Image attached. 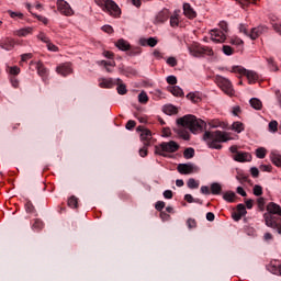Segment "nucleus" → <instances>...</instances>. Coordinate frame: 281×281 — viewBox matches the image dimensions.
Here are the masks:
<instances>
[{"label":"nucleus","mask_w":281,"mask_h":281,"mask_svg":"<svg viewBox=\"0 0 281 281\" xmlns=\"http://www.w3.org/2000/svg\"><path fill=\"white\" fill-rule=\"evenodd\" d=\"M115 85H117V79H113V78H101L99 80V87L101 89H113V87H115Z\"/></svg>","instance_id":"obj_14"},{"label":"nucleus","mask_w":281,"mask_h":281,"mask_svg":"<svg viewBox=\"0 0 281 281\" xmlns=\"http://www.w3.org/2000/svg\"><path fill=\"white\" fill-rule=\"evenodd\" d=\"M234 161H238L239 164H244L245 161H251V154L247 151H238L233 156Z\"/></svg>","instance_id":"obj_15"},{"label":"nucleus","mask_w":281,"mask_h":281,"mask_svg":"<svg viewBox=\"0 0 281 281\" xmlns=\"http://www.w3.org/2000/svg\"><path fill=\"white\" fill-rule=\"evenodd\" d=\"M231 44H232V45H243L244 42H243V40H240V38H238V37H235V38H232V40H231Z\"/></svg>","instance_id":"obj_61"},{"label":"nucleus","mask_w":281,"mask_h":281,"mask_svg":"<svg viewBox=\"0 0 281 281\" xmlns=\"http://www.w3.org/2000/svg\"><path fill=\"white\" fill-rule=\"evenodd\" d=\"M8 14H10L11 19H23V13L21 12H14L12 10H9Z\"/></svg>","instance_id":"obj_48"},{"label":"nucleus","mask_w":281,"mask_h":281,"mask_svg":"<svg viewBox=\"0 0 281 281\" xmlns=\"http://www.w3.org/2000/svg\"><path fill=\"white\" fill-rule=\"evenodd\" d=\"M116 85H119L117 88H116L117 93L120 95H126L128 90H126V85L122 83V79L117 78L116 79Z\"/></svg>","instance_id":"obj_23"},{"label":"nucleus","mask_w":281,"mask_h":281,"mask_svg":"<svg viewBox=\"0 0 281 281\" xmlns=\"http://www.w3.org/2000/svg\"><path fill=\"white\" fill-rule=\"evenodd\" d=\"M37 74L38 76H47V68L43 66V63H37Z\"/></svg>","instance_id":"obj_36"},{"label":"nucleus","mask_w":281,"mask_h":281,"mask_svg":"<svg viewBox=\"0 0 281 281\" xmlns=\"http://www.w3.org/2000/svg\"><path fill=\"white\" fill-rule=\"evenodd\" d=\"M155 207H156V210H157L158 212H161V210H164V207H166V202H164V201H158V202H156Z\"/></svg>","instance_id":"obj_54"},{"label":"nucleus","mask_w":281,"mask_h":281,"mask_svg":"<svg viewBox=\"0 0 281 281\" xmlns=\"http://www.w3.org/2000/svg\"><path fill=\"white\" fill-rule=\"evenodd\" d=\"M32 53H26L21 56L22 63H27V60L32 59Z\"/></svg>","instance_id":"obj_57"},{"label":"nucleus","mask_w":281,"mask_h":281,"mask_svg":"<svg viewBox=\"0 0 281 281\" xmlns=\"http://www.w3.org/2000/svg\"><path fill=\"white\" fill-rule=\"evenodd\" d=\"M265 223L267 227L276 229L278 234H281V224L276 221V217L271 214H263Z\"/></svg>","instance_id":"obj_9"},{"label":"nucleus","mask_w":281,"mask_h":281,"mask_svg":"<svg viewBox=\"0 0 281 281\" xmlns=\"http://www.w3.org/2000/svg\"><path fill=\"white\" fill-rule=\"evenodd\" d=\"M94 3H97L103 12H108L110 16H120V14H122L120 7L113 0H94Z\"/></svg>","instance_id":"obj_3"},{"label":"nucleus","mask_w":281,"mask_h":281,"mask_svg":"<svg viewBox=\"0 0 281 281\" xmlns=\"http://www.w3.org/2000/svg\"><path fill=\"white\" fill-rule=\"evenodd\" d=\"M229 71L231 74H240V76H246L250 85H254V82L258 80V72L247 70L240 66H233L232 69H229Z\"/></svg>","instance_id":"obj_4"},{"label":"nucleus","mask_w":281,"mask_h":281,"mask_svg":"<svg viewBox=\"0 0 281 281\" xmlns=\"http://www.w3.org/2000/svg\"><path fill=\"white\" fill-rule=\"evenodd\" d=\"M190 54L191 56L199 58V56H203V54H206V56H214V50L206 46H194L190 48Z\"/></svg>","instance_id":"obj_7"},{"label":"nucleus","mask_w":281,"mask_h":281,"mask_svg":"<svg viewBox=\"0 0 281 281\" xmlns=\"http://www.w3.org/2000/svg\"><path fill=\"white\" fill-rule=\"evenodd\" d=\"M25 210L29 214H33L34 212V204H32V202H26L25 203Z\"/></svg>","instance_id":"obj_51"},{"label":"nucleus","mask_w":281,"mask_h":281,"mask_svg":"<svg viewBox=\"0 0 281 281\" xmlns=\"http://www.w3.org/2000/svg\"><path fill=\"white\" fill-rule=\"evenodd\" d=\"M232 131H235V133H243L245 131V124L243 122H234L232 125Z\"/></svg>","instance_id":"obj_28"},{"label":"nucleus","mask_w":281,"mask_h":281,"mask_svg":"<svg viewBox=\"0 0 281 281\" xmlns=\"http://www.w3.org/2000/svg\"><path fill=\"white\" fill-rule=\"evenodd\" d=\"M167 65H169L170 67H177V58L175 57H169L167 59Z\"/></svg>","instance_id":"obj_56"},{"label":"nucleus","mask_w":281,"mask_h":281,"mask_svg":"<svg viewBox=\"0 0 281 281\" xmlns=\"http://www.w3.org/2000/svg\"><path fill=\"white\" fill-rule=\"evenodd\" d=\"M146 43H147L148 47H155L157 45L158 41L155 37H149L146 40Z\"/></svg>","instance_id":"obj_50"},{"label":"nucleus","mask_w":281,"mask_h":281,"mask_svg":"<svg viewBox=\"0 0 281 281\" xmlns=\"http://www.w3.org/2000/svg\"><path fill=\"white\" fill-rule=\"evenodd\" d=\"M32 16L37 19V21H41V23H43L44 25H47L49 23V20L46 16L38 15L36 13H32Z\"/></svg>","instance_id":"obj_39"},{"label":"nucleus","mask_w":281,"mask_h":281,"mask_svg":"<svg viewBox=\"0 0 281 281\" xmlns=\"http://www.w3.org/2000/svg\"><path fill=\"white\" fill-rule=\"evenodd\" d=\"M177 112V106L172 104L164 106V113H166V115H176Z\"/></svg>","instance_id":"obj_27"},{"label":"nucleus","mask_w":281,"mask_h":281,"mask_svg":"<svg viewBox=\"0 0 281 281\" xmlns=\"http://www.w3.org/2000/svg\"><path fill=\"white\" fill-rule=\"evenodd\" d=\"M43 227H45V224L40 218H36L32 225V228L36 232H40V229H43Z\"/></svg>","instance_id":"obj_33"},{"label":"nucleus","mask_w":281,"mask_h":281,"mask_svg":"<svg viewBox=\"0 0 281 281\" xmlns=\"http://www.w3.org/2000/svg\"><path fill=\"white\" fill-rule=\"evenodd\" d=\"M250 175H251V177H254L256 179L260 175V170H258V168H256V167H251Z\"/></svg>","instance_id":"obj_55"},{"label":"nucleus","mask_w":281,"mask_h":281,"mask_svg":"<svg viewBox=\"0 0 281 281\" xmlns=\"http://www.w3.org/2000/svg\"><path fill=\"white\" fill-rule=\"evenodd\" d=\"M137 131H140V139L144 142L145 146H148L150 144V140L153 139V132L148 128H144L139 126Z\"/></svg>","instance_id":"obj_13"},{"label":"nucleus","mask_w":281,"mask_h":281,"mask_svg":"<svg viewBox=\"0 0 281 281\" xmlns=\"http://www.w3.org/2000/svg\"><path fill=\"white\" fill-rule=\"evenodd\" d=\"M162 194L166 199H172V191L171 190H166V191H164Z\"/></svg>","instance_id":"obj_64"},{"label":"nucleus","mask_w":281,"mask_h":281,"mask_svg":"<svg viewBox=\"0 0 281 281\" xmlns=\"http://www.w3.org/2000/svg\"><path fill=\"white\" fill-rule=\"evenodd\" d=\"M267 29L265 26H258L251 30L250 33H248L249 38H251V41H256V38H258V36H260V34H262V32H266Z\"/></svg>","instance_id":"obj_19"},{"label":"nucleus","mask_w":281,"mask_h":281,"mask_svg":"<svg viewBox=\"0 0 281 281\" xmlns=\"http://www.w3.org/2000/svg\"><path fill=\"white\" fill-rule=\"evenodd\" d=\"M177 125L182 126L183 128H189L194 135H196V133H203L205 128H207V123H205V121L198 119L192 114L178 119Z\"/></svg>","instance_id":"obj_1"},{"label":"nucleus","mask_w":281,"mask_h":281,"mask_svg":"<svg viewBox=\"0 0 281 281\" xmlns=\"http://www.w3.org/2000/svg\"><path fill=\"white\" fill-rule=\"evenodd\" d=\"M167 82H168V85H177V77H175V76H168L167 77Z\"/></svg>","instance_id":"obj_59"},{"label":"nucleus","mask_w":281,"mask_h":281,"mask_svg":"<svg viewBox=\"0 0 281 281\" xmlns=\"http://www.w3.org/2000/svg\"><path fill=\"white\" fill-rule=\"evenodd\" d=\"M211 41L213 43H225L227 41V33L218 29L211 30Z\"/></svg>","instance_id":"obj_11"},{"label":"nucleus","mask_w":281,"mask_h":281,"mask_svg":"<svg viewBox=\"0 0 281 281\" xmlns=\"http://www.w3.org/2000/svg\"><path fill=\"white\" fill-rule=\"evenodd\" d=\"M38 41H42V43H45L46 45L52 41L48 38V36L45 33H40L37 35Z\"/></svg>","instance_id":"obj_43"},{"label":"nucleus","mask_w":281,"mask_h":281,"mask_svg":"<svg viewBox=\"0 0 281 281\" xmlns=\"http://www.w3.org/2000/svg\"><path fill=\"white\" fill-rule=\"evenodd\" d=\"M267 214H270L273 216V214H277V216H281V206L277 203L270 202L267 205Z\"/></svg>","instance_id":"obj_16"},{"label":"nucleus","mask_w":281,"mask_h":281,"mask_svg":"<svg viewBox=\"0 0 281 281\" xmlns=\"http://www.w3.org/2000/svg\"><path fill=\"white\" fill-rule=\"evenodd\" d=\"M256 157L258 159H265L267 157V149L265 147H259L256 149Z\"/></svg>","instance_id":"obj_32"},{"label":"nucleus","mask_w":281,"mask_h":281,"mask_svg":"<svg viewBox=\"0 0 281 281\" xmlns=\"http://www.w3.org/2000/svg\"><path fill=\"white\" fill-rule=\"evenodd\" d=\"M224 201H227L228 203H234L236 200V193L234 192H226L223 195Z\"/></svg>","instance_id":"obj_30"},{"label":"nucleus","mask_w":281,"mask_h":281,"mask_svg":"<svg viewBox=\"0 0 281 281\" xmlns=\"http://www.w3.org/2000/svg\"><path fill=\"white\" fill-rule=\"evenodd\" d=\"M34 32V29L32 26L23 27L18 31H15V36L25 37L30 36Z\"/></svg>","instance_id":"obj_21"},{"label":"nucleus","mask_w":281,"mask_h":281,"mask_svg":"<svg viewBox=\"0 0 281 281\" xmlns=\"http://www.w3.org/2000/svg\"><path fill=\"white\" fill-rule=\"evenodd\" d=\"M178 172H180V175H192L194 172H199V167L192 162L180 164L178 165Z\"/></svg>","instance_id":"obj_8"},{"label":"nucleus","mask_w":281,"mask_h":281,"mask_svg":"<svg viewBox=\"0 0 281 281\" xmlns=\"http://www.w3.org/2000/svg\"><path fill=\"white\" fill-rule=\"evenodd\" d=\"M222 49L225 56H232V54H234V48H232L229 45H224Z\"/></svg>","instance_id":"obj_42"},{"label":"nucleus","mask_w":281,"mask_h":281,"mask_svg":"<svg viewBox=\"0 0 281 281\" xmlns=\"http://www.w3.org/2000/svg\"><path fill=\"white\" fill-rule=\"evenodd\" d=\"M237 213H239L241 216L247 214V207H245V204L237 205Z\"/></svg>","instance_id":"obj_47"},{"label":"nucleus","mask_w":281,"mask_h":281,"mask_svg":"<svg viewBox=\"0 0 281 281\" xmlns=\"http://www.w3.org/2000/svg\"><path fill=\"white\" fill-rule=\"evenodd\" d=\"M273 30L277 31L278 34L281 36V24L280 23H274L272 25Z\"/></svg>","instance_id":"obj_63"},{"label":"nucleus","mask_w":281,"mask_h":281,"mask_svg":"<svg viewBox=\"0 0 281 281\" xmlns=\"http://www.w3.org/2000/svg\"><path fill=\"white\" fill-rule=\"evenodd\" d=\"M183 13L187 15L188 19H196V11L192 9V5L190 3L183 4Z\"/></svg>","instance_id":"obj_18"},{"label":"nucleus","mask_w":281,"mask_h":281,"mask_svg":"<svg viewBox=\"0 0 281 281\" xmlns=\"http://www.w3.org/2000/svg\"><path fill=\"white\" fill-rule=\"evenodd\" d=\"M203 139L206 143L209 148H213L215 150H221L223 148V143L229 142L232 137L229 133L223 131H215V132H205L203 135Z\"/></svg>","instance_id":"obj_2"},{"label":"nucleus","mask_w":281,"mask_h":281,"mask_svg":"<svg viewBox=\"0 0 281 281\" xmlns=\"http://www.w3.org/2000/svg\"><path fill=\"white\" fill-rule=\"evenodd\" d=\"M223 188L218 182H214L211 184V194H221Z\"/></svg>","instance_id":"obj_29"},{"label":"nucleus","mask_w":281,"mask_h":281,"mask_svg":"<svg viewBox=\"0 0 281 281\" xmlns=\"http://www.w3.org/2000/svg\"><path fill=\"white\" fill-rule=\"evenodd\" d=\"M187 186L190 190H196L199 188V181L194 178H190L187 182Z\"/></svg>","instance_id":"obj_31"},{"label":"nucleus","mask_w":281,"mask_h":281,"mask_svg":"<svg viewBox=\"0 0 281 281\" xmlns=\"http://www.w3.org/2000/svg\"><path fill=\"white\" fill-rule=\"evenodd\" d=\"M184 159H192L194 157V148L189 147L183 151Z\"/></svg>","instance_id":"obj_34"},{"label":"nucleus","mask_w":281,"mask_h":281,"mask_svg":"<svg viewBox=\"0 0 281 281\" xmlns=\"http://www.w3.org/2000/svg\"><path fill=\"white\" fill-rule=\"evenodd\" d=\"M115 46L117 47V49H121V52H128V49H131V44L124 38L119 40L115 43Z\"/></svg>","instance_id":"obj_20"},{"label":"nucleus","mask_w":281,"mask_h":281,"mask_svg":"<svg viewBox=\"0 0 281 281\" xmlns=\"http://www.w3.org/2000/svg\"><path fill=\"white\" fill-rule=\"evenodd\" d=\"M220 27H221L222 32H224V34H227V32H228L227 22H225V21L220 22Z\"/></svg>","instance_id":"obj_58"},{"label":"nucleus","mask_w":281,"mask_h":281,"mask_svg":"<svg viewBox=\"0 0 281 281\" xmlns=\"http://www.w3.org/2000/svg\"><path fill=\"white\" fill-rule=\"evenodd\" d=\"M188 100H191V102H199L201 100V98H199V92H190L188 95H187Z\"/></svg>","instance_id":"obj_37"},{"label":"nucleus","mask_w":281,"mask_h":281,"mask_svg":"<svg viewBox=\"0 0 281 281\" xmlns=\"http://www.w3.org/2000/svg\"><path fill=\"white\" fill-rule=\"evenodd\" d=\"M254 194L255 196H262V187L259 184H256L254 187Z\"/></svg>","instance_id":"obj_49"},{"label":"nucleus","mask_w":281,"mask_h":281,"mask_svg":"<svg viewBox=\"0 0 281 281\" xmlns=\"http://www.w3.org/2000/svg\"><path fill=\"white\" fill-rule=\"evenodd\" d=\"M270 159L274 166L281 168V155L278 151H271Z\"/></svg>","instance_id":"obj_22"},{"label":"nucleus","mask_w":281,"mask_h":281,"mask_svg":"<svg viewBox=\"0 0 281 281\" xmlns=\"http://www.w3.org/2000/svg\"><path fill=\"white\" fill-rule=\"evenodd\" d=\"M68 205H69V207H72V210H76V207H78V198L70 196L68 199Z\"/></svg>","instance_id":"obj_38"},{"label":"nucleus","mask_w":281,"mask_h":281,"mask_svg":"<svg viewBox=\"0 0 281 281\" xmlns=\"http://www.w3.org/2000/svg\"><path fill=\"white\" fill-rule=\"evenodd\" d=\"M187 225H188L189 229H194V227H196V221L193 218H189L187 221Z\"/></svg>","instance_id":"obj_53"},{"label":"nucleus","mask_w":281,"mask_h":281,"mask_svg":"<svg viewBox=\"0 0 281 281\" xmlns=\"http://www.w3.org/2000/svg\"><path fill=\"white\" fill-rule=\"evenodd\" d=\"M136 125L135 121L130 120L126 125L125 128H127V131H133V127Z\"/></svg>","instance_id":"obj_60"},{"label":"nucleus","mask_w":281,"mask_h":281,"mask_svg":"<svg viewBox=\"0 0 281 281\" xmlns=\"http://www.w3.org/2000/svg\"><path fill=\"white\" fill-rule=\"evenodd\" d=\"M56 72L59 74V76H69V74H74V68L71 67V63H64L59 64L56 67Z\"/></svg>","instance_id":"obj_12"},{"label":"nucleus","mask_w":281,"mask_h":281,"mask_svg":"<svg viewBox=\"0 0 281 281\" xmlns=\"http://www.w3.org/2000/svg\"><path fill=\"white\" fill-rule=\"evenodd\" d=\"M269 132L270 133H278V121H271L269 123Z\"/></svg>","instance_id":"obj_41"},{"label":"nucleus","mask_w":281,"mask_h":281,"mask_svg":"<svg viewBox=\"0 0 281 281\" xmlns=\"http://www.w3.org/2000/svg\"><path fill=\"white\" fill-rule=\"evenodd\" d=\"M216 82L220 89H222V91L226 93V95H234V87L232 86V81H229V79L217 76Z\"/></svg>","instance_id":"obj_6"},{"label":"nucleus","mask_w":281,"mask_h":281,"mask_svg":"<svg viewBox=\"0 0 281 281\" xmlns=\"http://www.w3.org/2000/svg\"><path fill=\"white\" fill-rule=\"evenodd\" d=\"M46 47H47L48 52H55V53L60 52L58 46H56L54 43H52V41L46 44Z\"/></svg>","instance_id":"obj_44"},{"label":"nucleus","mask_w":281,"mask_h":281,"mask_svg":"<svg viewBox=\"0 0 281 281\" xmlns=\"http://www.w3.org/2000/svg\"><path fill=\"white\" fill-rule=\"evenodd\" d=\"M170 93H172V95H175L176 98H181V95H183V90L181 88H179V86H172L168 88Z\"/></svg>","instance_id":"obj_26"},{"label":"nucleus","mask_w":281,"mask_h":281,"mask_svg":"<svg viewBox=\"0 0 281 281\" xmlns=\"http://www.w3.org/2000/svg\"><path fill=\"white\" fill-rule=\"evenodd\" d=\"M102 30L106 33V34H113V26L111 25H103Z\"/></svg>","instance_id":"obj_62"},{"label":"nucleus","mask_w":281,"mask_h":281,"mask_svg":"<svg viewBox=\"0 0 281 281\" xmlns=\"http://www.w3.org/2000/svg\"><path fill=\"white\" fill-rule=\"evenodd\" d=\"M177 133H178L179 137H181L182 139H186V140L190 139V133H188V131L183 130V127L179 128Z\"/></svg>","instance_id":"obj_35"},{"label":"nucleus","mask_w":281,"mask_h":281,"mask_svg":"<svg viewBox=\"0 0 281 281\" xmlns=\"http://www.w3.org/2000/svg\"><path fill=\"white\" fill-rule=\"evenodd\" d=\"M57 10L60 14H64V16H71L74 14V9H71V5L65 0L57 1Z\"/></svg>","instance_id":"obj_10"},{"label":"nucleus","mask_w":281,"mask_h":281,"mask_svg":"<svg viewBox=\"0 0 281 281\" xmlns=\"http://www.w3.org/2000/svg\"><path fill=\"white\" fill-rule=\"evenodd\" d=\"M2 49H5L7 52H10V49H14V40L7 38L4 42L0 45Z\"/></svg>","instance_id":"obj_24"},{"label":"nucleus","mask_w":281,"mask_h":281,"mask_svg":"<svg viewBox=\"0 0 281 281\" xmlns=\"http://www.w3.org/2000/svg\"><path fill=\"white\" fill-rule=\"evenodd\" d=\"M138 102H140V104H146V102H148V94L146 92H140L138 94Z\"/></svg>","instance_id":"obj_40"},{"label":"nucleus","mask_w":281,"mask_h":281,"mask_svg":"<svg viewBox=\"0 0 281 281\" xmlns=\"http://www.w3.org/2000/svg\"><path fill=\"white\" fill-rule=\"evenodd\" d=\"M170 19V11L168 9H164L156 15V23H166Z\"/></svg>","instance_id":"obj_17"},{"label":"nucleus","mask_w":281,"mask_h":281,"mask_svg":"<svg viewBox=\"0 0 281 281\" xmlns=\"http://www.w3.org/2000/svg\"><path fill=\"white\" fill-rule=\"evenodd\" d=\"M250 106L252 108V109H255L256 111H260V110H262V101H260V99H258V98H252V99H250Z\"/></svg>","instance_id":"obj_25"},{"label":"nucleus","mask_w":281,"mask_h":281,"mask_svg":"<svg viewBox=\"0 0 281 281\" xmlns=\"http://www.w3.org/2000/svg\"><path fill=\"white\" fill-rule=\"evenodd\" d=\"M9 74H11V76H19V74H21V68H19V66L10 67Z\"/></svg>","instance_id":"obj_46"},{"label":"nucleus","mask_w":281,"mask_h":281,"mask_svg":"<svg viewBox=\"0 0 281 281\" xmlns=\"http://www.w3.org/2000/svg\"><path fill=\"white\" fill-rule=\"evenodd\" d=\"M179 150V144L175 140H170L167 143H161L156 147V154L166 157V153H177Z\"/></svg>","instance_id":"obj_5"},{"label":"nucleus","mask_w":281,"mask_h":281,"mask_svg":"<svg viewBox=\"0 0 281 281\" xmlns=\"http://www.w3.org/2000/svg\"><path fill=\"white\" fill-rule=\"evenodd\" d=\"M257 205L259 210L262 212L265 210V198H258Z\"/></svg>","instance_id":"obj_52"},{"label":"nucleus","mask_w":281,"mask_h":281,"mask_svg":"<svg viewBox=\"0 0 281 281\" xmlns=\"http://www.w3.org/2000/svg\"><path fill=\"white\" fill-rule=\"evenodd\" d=\"M170 25L171 27H177L179 25V15L170 16Z\"/></svg>","instance_id":"obj_45"}]
</instances>
